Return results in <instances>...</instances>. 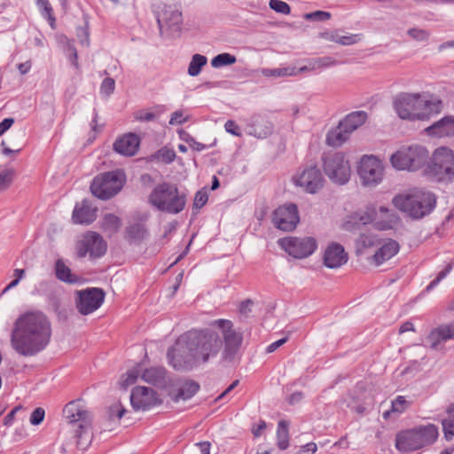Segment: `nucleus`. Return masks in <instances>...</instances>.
Instances as JSON below:
<instances>
[{
  "mask_svg": "<svg viewBox=\"0 0 454 454\" xmlns=\"http://www.w3.org/2000/svg\"><path fill=\"white\" fill-rule=\"evenodd\" d=\"M211 326L221 330L223 339L209 328L192 329L182 335L185 348L193 353L198 364L215 358L222 348V361L233 363L239 357L243 333L236 330L233 323L228 319H216L211 323Z\"/></svg>",
  "mask_w": 454,
  "mask_h": 454,
  "instance_id": "nucleus-1",
  "label": "nucleus"
},
{
  "mask_svg": "<svg viewBox=\"0 0 454 454\" xmlns=\"http://www.w3.org/2000/svg\"><path fill=\"white\" fill-rule=\"evenodd\" d=\"M51 337V325L40 311L20 315L14 323L11 344L20 356H33L43 350Z\"/></svg>",
  "mask_w": 454,
  "mask_h": 454,
  "instance_id": "nucleus-2",
  "label": "nucleus"
},
{
  "mask_svg": "<svg viewBox=\"0 0 454 454\" xmlns=\"http://www.w3.org/2000/svg\"><path fill=\"white\" fill-rule=\"evenodd\" d=\"M436 201L437 198L434 193L419 188L398 194L392 200L396 208L414 220L428 215L434 209Z\"/></svg>",
  "mask_w": 454,
  "mask_h": 454,
  "instance_id": "nucleus-3",
  "label": "nucleus"
},
{
  "mask_svg": "<svg viewBox=\"0 0 454 454\" xmlns=\"http://www.w3.org/2000/svg\"><path fill=\"white\" fill-rule=\"evenodd\" d=\"M148 200L158 210L176 215L184 209L187 195L176 184L162 182L153 188Z\"/></svg>",
  "mask_w": 454,
  "mask_h": 454,
  "instance_id": "nucleus-4",
  "label": "nucleus"
},
{
  "mask_svg": "<svg viewBox=\"0 0 454 454\" xmlns=\"http://www.w3.org/2000/svg\"><path fill=\"white\" fill-rule=\"evenodd\" d=\"M63 416L74 427V436L77 439L76 445L80 449H86L91 442L90 427L91 414L85 408L81 400L69 402L63 409Z\"/></svg>",
  "mask_w": 454,
  "mask_h": 454,
  "instance_id": "nucleus-5",
  "label": "nucleus"
},
{
  "mask_svg": "<svg viewBox=\"0 0 454 454\" xmlns=\"http://www.w3.org/2000/svg\"><path fill=\"white\" fill-rule=\"evenodd\" d=\"M438 437V428L433 424L399 432L395 447L401 452H411L432 444Z\"/></svg>",
  "mask_w": 454,
  "mask_h": 454,
  "instance_id": "nucleus-6",
  "label": "nucleus"
},
{
  "mask_svg": "<svg viewBox=\"0 0 454 454\" xmlns=\"http://www.w3.org/2000/svg\"><path fill=\"white\" fill-rule=\"evenodd\" d=\"M424 172L437 182L454 183V151L447 147L437 148Z\"/></svg>",
  "mask_w": 454,
  "mask_h": 454,
  "instance_id": "nucleus-7",
  "label": "nucleus"
},
{
  "mask_svg": "<svg viewBox=\"0 0 454 454\" xmlns=\"http://www.w3.org/2000/svg\"><path fill=\"white\" fill-rule=\"evenodd\" d=\"M125 181V174L121 170L105 172L93 178L90 189L95 197L106 200L115 196Z\"/></svg>",
  "mask_w": 454,
  "mask_h": 454,
  "instance_id": "nucleus-8",
  "label": "nucleus"
},
{
  "mask_svg": "<svg viewBox=\"0 0 454 454\" xmlns=\"http://www.w3.org/2000/svg\"><path fill=\"white\" fill-rule=\"evenodd\" d=\"M429 153L422 145H411L401 148L390 158L392 166L399 170L415 171L425 165Z\"/></svg>",
  "mask_w": 454,
  "mask_h": 454,
  "instance_id": "nucleus-9",
  "label": "nucleus"
},
{
  "mask_svg": "<svg viewBox=\"0 0 454 454\" xmlns=\"http://www.w3.org/2000/svg\"><path fill=\"white\" fill-rule=\"evenodd\" d=\"M325 175L335 184H345L350 178V165L342 153H328L323 157Z\"/></svg>",
  "mask_w": 454,
  "mask_h": 454,
  "instance_id": "nucleus-10",
  "label": "nucleus"
},
{
  "mask_svg": "<svg viewBox=\"0 0 454 454\" xmlns=\"http://www.w3.org/2000/svg\"><path fill=\"white\" fill-rule=\"evenodd\" d=\"M357 173L363 185L375 186L382 181L384 167L377 157L364 155L357 167Z\"/></svg>",
  "mask_w": 454,
  "mask_h": 454,
  "instance_id": "nucleus-11",
  "label": "nucleus"
},
{
  "mask_svg": "<svg viewBox=\"0 0 454 454\" xmlns=\"http://www.w3.org/2000/svg\"><path fill=\"white\" fill-rule=\"evenodd\" d=\"M279 246L291 256L298 259L311 255L317 247V240L312 237H289L280 239Z\"/></svg>",
  "mask_w": 454,
  "mask_h": 454,
  "instance_id": "nucleus-12",
  "label": "nucleus"
},
{
  "mask_svg": "<svg viewBox=\"0 0 454 454\" xmlns=\"http://www.w3.org/2000/svg\"><path fill=\"white\" fill-rule=\"evenodd\" d=\"M421 93H400L394 100V108L403 120L418 121L417 114L420 113Z\"/></svg>",
  "mask_w": 454,
  "mask_h": 454,
  "instance_id": "nucleus-13",
  "label": "nucleus"
},
{
  "mask_svg": "<svg viewBox=\"0 0 454 454\" xmlns=\"http://www.w3.org/2000/svg\"><path fill=\"white\" fill-rule=\"evenodd\" d=\"M300 222L298 207L294 203H286L277 207L272 215L273 225L284 231H294Z\"/></svg>",
  "mask_w": 454,
  "mask_h": 454,
  "instance_id": "nucleus-14",
  "label": "nucleus"
},
{
  "mask_svg": "<svg viewBox=\"0 0 454 454\" xmlns=\"http://www.w3.org/2000/svg\"><path fill=\"white\" fill-rule=\"evenodd\" d=\"M106 243L104 239L97 232L88 231L82 239L76 244V254L79 258H83L87 254L90 258H98L106 252Z\"/></svg>",
  "mask_w": 454,
  "mask_h": 454,
  "instance_id": "nucleus-15",
  "label": "nucleus"
},
{
  "mask_svg": "<svg viewBox=\"0 0 454 454\" xmlns=\"http://www.w3.org/2000/svg\"><path fill=\"white\" fill-rule=\"evenodd\" d=\"M157 23L160 32L163 30H171L172 32H179L183 23L182 12L176 5H168L161 4L156 10Z\"/></svg>",
  "mask_w": 454,
  "mask_h": 454,
  "instance_id": "nucleus-16",
  "label": "nucleus"
},
{
  "mask_svg": "<svg viewBox=\"0 0 454 454\" xmlns=\"http://www.w3.org/2000/svg\"><path fill=\"white\" fill-rule=\"evenodd\" d=\"M76 308L82 315H89L97 310L104 302L105 292L101 288L88 287L77 291Z\"/></svg>",
  "mask_w": 454,
  "mask_h": 454,
  "instance_id": "nucleus-17",
  "label": "nucleus"
},
{
  "mask_svg": "<svg viewBox=\"0 0 454 454\" xmlns=\"http://www.w3.org/2000/svg\"><path fill=\"white\" fill-rule=\"evenodd\" d=\"M294 182L306 192L315 194L323 188L325 179L317 166H309L294 176Z\"/></svg>",
  "mask_w": 454,
  "mask_h": 454,
  "instance_id": "nucleus-18",
  "label": "nucleus"
},
{
  "mask_svg": "<svg viewBox=\"0 0 454 454\" xmlns=\"http://www.w3.org/2000/svg\"><path fill=\"white\" fill-rule=\"evenodd\" d=\"M167 356L169 364L177 371L189 370L198 364L193 353L185 348L182 337L176 347L168 348Z\"/></svg>",
  "mask_w": 454,
  "mask_h": 454,
  "instance_id": "nucleus-19",
  "label": "nucleus"
},
{
  "mask_svg": "<svg viewBox=\"0 0 454 454\" xmlns=\"http://www.w3.org/2000/svg\"><path fill=\"white\" fill-rule=\"evenodd\" d=\"M130 403L134 410H149L161 403L155 390L147 387H135L130 395Z\"/></svg>",
  "mask_w": 454,
  "mask_h": 454,
  "instance_id": "nucleus-20",
  "label": "nucleus"
},
{
  "mask_svg": "<svg viewBox=\"0 0 454 454\" xmlns=\"http://www.w3.org/2000/svg\"><path fill=\"white\" fill-rule=\"evenodd\" d=\"M247 132L259 139L270 137L274 129V124L266 114H254L246 120Z\"/></svg>",
  "mask_w": 454,
  "mask_h": 454,
  "instance_id": "nucleus-21",
  "label": "nucleus"
},
{
  "mask_svg": "<svg viewBox=\"0 0 454 454\" xmlns=\"http://www.w3.org/2000/svg\"><path fill=\"white\" fill-rule=\"evenodd\" d=\"M443 109V102L437 96L421 94L420 109L417 114L418 121H428L432 116L440 114Z\"/></svg>",
  "mask_w": 454,
  "mask_h": 454,
  "instance_id": "nucleus-22",
  "label": "nucleus"
},
{
  "mask_svg": "<svg viewBox=\"0 0 454 454\" xmlns=\"http://www.w3.org/2000/svg\"><path fill=\"white\" fill-rule=\"evenodd\" d=\"M348 256L344 247L335 242H332L325 250L324 264L329 269H337L348 262Z\"/></svg>",
  "mask_w": 454,
  "mask_h": 454,
  "instance_id": "nucleus-23",
  "label": "nucleus"
},
{
  "mask_svg": "<svg viewBox=\"0 0 454 454\" xmlns=\"http://www.w3.org/2000/svg\"><path fill=\"white\" fill-rule=\"evenodd\" d=\"M400 222V217L394 211L380 206L374 212V228L379 231L394 229Z\"/></svg>",
  "mask_w": 454,
  "mask_h": 454,
  "instance_id": "nucleus-24",
  "label": "nucleus"
},
{
  "mask_svg": "<svg viewBox=\"0 0 454 454\" xmlns=\"http://www.w3.org/2000/svg\"><path fill=\"white\" fill-rule=\"evenodd\" d=\"M427 135L436 137H454V115H446L439 121L427 127L426 129Z\"/></svg>",
  "mask_w": 454,
  "mask_h": 454,
  "instance_id": "nucleus-25",
  "label": "nucleus"
},
{
  "mask_svg": "<svg viewBox=\"0 0 454 454\" xmlns=\"http://www.w3.org/2000/svg\"><path fill=\"white\" fill-rule=\"evenodd\" d=\"M140 145L138 136L133 133H129L118 138L114 144V149L116 153L125 155L132 156L136 154Z\"/></svg>",
  "mask_w": 454,
  "mask_h": 454,
  "instance_id": "nucleus-26",
  "label": "nucleus"
},
{
  "mask_svg": "<svg viewBox=\"0 0 454 454\" xmlns=\"http://www.w3.org/2000/svg\"><path fill=\"white\" fill-rule=\"evenodd\" d=\"M452 339H454V321L448 325H440L432 330L428 335V340L434 348L441 342Z\"/></svg>",
  "mask_w": 454,
  "mask_h": 454,
  "instance_id": "nucleus-27",
  "label": "nucleus"
},
{
  "mask_svg": "<svg viewBox=\"0 0 454 454\" xmlns=\"http://www.w3.org/2000/svg\"><path fill=\"white\" fill-rule=\"evenodd\" d=\"M96 209H93L86 201H83L81 207L75 206L72 219L74 223L90 224L96 219Z\"/></svg>",
  "mask_w": 454,
  "mask_h": 454,
  "instance_id": "nucleus-28",
  "label": "nucleus"
},
{
  "mask_svg": "<svg viewBox=\"0 0 454 454\" xmlns=\"http://www.w3.org/2000/svg\"><path fill=\"white\" fill-rule=\"evenodd\" d=\"M399 248V244L395 240L389 239L376 251L372 256V261L376 265H380L395 255Z\"/></svg>",
  "mask_w": 454,
  "mask_h": 454,
  "instance_id": "nucleus-29",
  "label": "nucleus"
},
{
  "mask_svg": "<svg viewBox=\"0 0 454 454\" xmlns=\"http://www.w3.org/2000/svg\"><path fill=\"white\" fill-rule=\"evenodd\" d=\"M200 390V385L193 380H186L177 388L176 392L169 395L175 403L180 400L185 401L192 398Z\"/></svg>",
  "mask_w": 454,
  "mask_h": 454,
  "instance_id": "nucleus-30",
  "label": "nucleus"
},
{
  "mask_svg": "<svg viewBox=\"0 0 454 454\" xmlns=\"http://www.w3.org/2000/svg\"><path fill=\"white\" fill-rule=\"evenodd\" d=\"M141 377L144 381L158 387H163L167 383L166 371L162 367H151L145 369Z\"/></svg>",
  "mask_w": 454,
  "mask_h": 454,
  "instance_id": "nucleus-31",
  "label": "nucleus"
},
{
  "mask_svg": "<svg viewBox=\"0 0 454 454\" xmlns=\"http://www.w3.org/2000/svg\"><path fill=\"white\" fill-rule=\"evenodd\" d=\"M54 272L56 278L67 284H76L79 282L80 278L74 274L71 269L65 263L64 260L59 258L56 260L54 264Z\"/></svg>",
  "mask_w": 454,
  "mask_h": 454,
  "instance_id": "nucleus-32",
  "label": "nucleus"
},
{
  "mask_svg": "<svg viewBox=\"0 0 454 454\" xmlns=\"http://www.w3.org/2000/svg\"><path fill=\"white\" fill-rule=\"evenodd\" d=\"M367 120V113L364 111H356L348 114L342 119L340 128H345L350 134L362 126Z\"/></svg>",
  "mask_w": 454,
  "mask_h": 454,
  "instance_id": "nucleus-33",
  "label": "nucleus"
},
{
  "mask_svg": "<svg viewBox=\"0 0 454 454\" xmlns=\"http://www.w3.org/2000/svg\"><path fill=\"white\" fill-rule=\"evenodd\" d=\"M350 136V133L345 129L340 128V123L338 126L328 131L326 135V144L330 146L337 147L345 143Z\"/></svg>",
  "mask_w": 454,
  "mask_h": 454,
  "instance_id": "nucleus-34",
  "label": "nucleus"
},
{
  "mask_svg": "<svg viewBox=\"0 0 454 454\" xmlns=\"http://www.w3.org/2000/svg\"><path fill=\"white\" fill-rule=\"evenodd\" d=\"M374 212L376 208L367 207L366 211L354 214L348 222L346 223L347 229L349 230V224L356 225H365L367 223H372L374 226Z\"/></svg>",
  "mask_w": 454,
  "mask_h": 454,
  "instance_id": "nucleus-35",
  "label": "nucleus"
},
{
  "mask_svg": "<svg viewBox=\"0 0 454 454\" xmlns=\"http://www.w3.org/2000/svg\"><path fill=\"white\" fill-rule=\"evenodd\" d=\"M379 239L374 234L362 233L356 240V252L363 254L366 249L378 246Z\"/></svg>",
  "mask_w": 454,
  "mask_h": 454,
  "instance_id": "nucleus-36",
  "label": "nucleus"
},
{
  "mask_svg": "<svg viewBox=\"0 0 454 454\" xmlns=\"http://www.w3.org/2000/svg\"><path fill=\"white\" fill-rule=\"evenodd\" d=\"M126 235L130 241H141L147 235V230L144 223H135L126 228Z\"/></svg>",
  "mask_w": 454,
  "mask_h": 454,
  "instance_id": "nucleus-37",
  "label": "nucleus"
},
{
  "mask_svg": "<svg viewBox=\"0 0 454 454\" xmlns=\"http://www.w3.org/2000/svg\"><path fill=\"white\" fill-rule=\"evenodd\" d=\"M278 446L280 450H286L289 446L288 422L280 420L277 429Z\"/></svg>",
  "mask_w": 454,
  "mask_h": 454,
  "instance_id": "nucleus-38",
  "label": "nucleus"
},
{
  "mask_svg": "<svg viewBox=\"0 0 454 454\" xmlns=\"http://www.w3.org/2000/svg\"><path fill=\"white\" fill-rule=\"evenodd\" d=\"M207 59L201 54H194L192 57L191 62L188 66V74L191 76H197L201 72L202 67L207 64Z\"/></svg>",
  "mask_w": 454,
  "mask_h": 454,
  "instance_id": "nucleus-39",
  "label": "nucleus"
},
{
  "mask_svg": "<svg viewBox=\"0 0 454 454\" xmlns=\"http://www.w3.org/2000/svg\"><path fill=\"white\" fill-rule=\"evenodd\" d=\"M262 74L264 77H286V76H295V72L293 67H285L278 68H262Z\"/></svg>",
  "mask_w": 454,
  "mask_h": 454,
  "instance_id": "nucleus-40",
  "label": "nucleus"
},
{
  "mask_svg": "<svg viewBox=\"0 0 454 454\" xmlns=\"http://www.w3.org/2000/svg\"><path fill=\"white\" fill-rule=\"evenodd\" d=\"M449 417L442 420V427L446 440L450 441L454 437V403L448 408Z\"/></svg>",
  "mask_w": 454,
  "mask_h": 454,
  "instance_id": "nucleus-41",
  "label": "nucleus"
},
{
  "mask_svg": "<svg viewBox=\"0 0 454 454\" xmlns=\"http://www.w3.org/2000/svg\"><path fill=\"white\" fill-rule=\"evenodd\" d=\"M36 4L41 10L42 16L47 19L51 28H54L56 20L53 16V9L49 0H36Z\"/></svg>",
  "mask_w": 454,
  "mask_h": 454,
  "instance_id": "nucleus-42",
  "label": "nucleus"
},
{
  "mask_svg": "<svg viewBox=\"0 0 454 454\" xmlns=\"http://www.w3.org/2000/svg\"><path fill=\"white\" fill-rule=\"evenodd\" d=\"M237 61L234 55L230 53H220L214 57L211 60V66L215 68H218L224 66L232 65Z\"/></svg>",
  "mask_w": 454,
  "mask_h": 454,
  "instance_id": "nucleus-43",
  "label": "nucleus"
},
{
  "mask_svg": "<svg viewBox=\"0 0 454 454\" xmlns=\"http://www.w3.org/2000/svg\"><path fill=\"white\" fill-rule=\"evenodd\" d=\"M154 159L165 164L171 163L176 158V153L173 149L163 147L158 150L153 155Z\"/></svg>",
  "mask_w": 454,
  "mask_h": 454,
  "instance_id": "nucleus-44",
  "label": "nucleus"
},
{
  "mask_svg": "<svg viewBox=\"0 0 454 454\" xmlns=\"http://www.w3.org/2000/svg\"><path fill=\"white\" fill-rule=\"evenodd\" d=\"M121 226V220L118 216L113 214H107L103 219V227L111 232L116 231Z\"/></svg>",
  "mask_w": 454,
  "mask_h": 454,
  "instance_id": "nucleus-45",
  "label": "nucleus"
},
{
  "mask_svg": "<svg viewBox=\"0 0 454 454\" xmlns=\"http://www.w3.org/2000/svg\"><path fill=\"white\" fill-rule=\"evenodd\" d=\"M140 374L138 368H133L129 370L126 375H123L121 379L120 385L123 389H126L130 385L134 384Z\"/></svg>",
  "mask_w": 454,
  "mask_h": 454,
  "instance_id": "nucleus-46",
  "label": "nucleus"
},
{
  "mask_svg": "<svg viewBox=\"0 0 454 454\" xmlns=\"http://www.w3.org/2000/svg\"><path fill=\"white\" fill-rule=\"evenodd\" d=\"M311 61L315 70L330 67L337 64V60L330 56L315 58Z\"/></svg>",
  "mask_w": 454,
  "mask_h": 454,
  "instance_id": "nucleus-47",
  "label": "nucleus"
},
{
  "mask_svg": "<svg viewBox=\"0 0 454 454\" xmlns=\"http://www.w3.org/2000/svg\"><path fill=\"white\" fill-rule=\"evenodd\" d=\"M14 170L6 168L0 172V191H4L10 187L13 181Z\"/></svg>",
  "mask_w": 454,
  "mask_h": 454,
  "instance_id": "nucleus-48",
  "label": "nucleus"
},
{
  "mask_svg": "<svg viewBox=\"0 0 454 454\" xmlns=\"http://www.w3.org/2000/svg\"><path fill=\"white\" fill-rule=\"evenodd\" d=\"M452 264L449 263L442 270H441L436 278L429 283V285L426 287L427 292L432 291L443 278L447 277V275L451 271Z\"/></svg>",
  "mask_w": 454,
  "mask_h": 454,
  "instance_id": "nucleus-49",
  "label": "nucleus"
},
{
  "mask_svg": "<svg viewBox=\"0 0 454 454\" xmlns=\"http://www.w3.org/2000/svg\"><path fill=\"white\" fill-rule=\"evenodd\" d=\"M303 18L309 21H325L331 18V13L325 11H316L305 13Z\"/></svg>",
  "mask_w": 454,
  "mask_h": 454,
  "instance_id": "nucleus-50",
  "label": "nucleus"
},
{
  "mask_svg": "<svg viewBox=\"0 0 454 454\" xmlns=\"http://www.w3.org/2000/svg\"><path fill=\"white\" fill-rule=\"evenodd\" d=\"M269 6L276 12L282 14H289L291 12V8L288 4L281 0H270Z\"/></svg>",
  "mask_w": 454,
  "mask_h": 454,
  "instance_id": "nucleus-51",
  "label": "nucleus"
},
{
  "mask_svg": "<svg viewBox=\"0 0 454 454\" xmlns=\"http://www.w3.org/2000/svg\"><path fill=\"white\" fill-rule=\"evenodd\" d=\"M407 34L414 40L420 42L427 41L430 36V33L427 30L417 27L410 28Z\"/></svg>",
  "mask_w": 454,
  "mask_h": 454,
  "instance_id": "nucleus-52",
  "label": "nucleus"
},
{
  "mask_svg": "<svg viewBox=\"0 0 454 454\" xmlns=\"http://www.w3.org/2000/svg\"><path fill=\"white\" fill-rule=\"evenodd\" d=\"M409 403L406 401L404 396L398 395L395 400L392 401L391 411L402 413L408 407Z\"/></svg>",
  "mask_w": 454,
  "mask_h": 454,
  "instance_id": "nucleus-53",
  "label": "nucleus"
},
{
  "mask_svg": "<svg viewBox=\"0 0 454 454\" xmlns=\"http://www.w3.org/2000/svg\"><path fill=\"white\" fill-rule=\"evenodd\" d=\"M126 412V410L120 403H114L109 407L108 416L110 419L114 418L121 419Z\"/></svg>",
  "mask_w": 454,
  "mask_h": 454,
  "instance_id": "nucleus-54",
  "label": "nucleus"
},
{
  "mask_svg": "<svg viewBox=\"0 0 454 454\" xmlns=\"http://www.w3.org/2000/svg\"><path fill=\"white\" fill-rule=\"evenodd\" d=\"M115 82L113 78L106 77L103 80L100 85L101 94L109 96L114 91Z\"/></svg>",
  "mask_w": 454,
  "mask_h": 454,
  "instance_id": "nucleus-55",
  "label": "nucleus"
},
{
  "mask_svg": "<svg viewBox=\"0 0 454 454\" xmlns=\"http://www.w3.org/2000/svg\"><path fill=\"white\" fill-rule=\"evenodd\" d=\"M45 411L43 408L38 407L31 413L29 421L32 425L38 426L43 421Z\"/></svg>",
  "mask_w": 454,
  "mask_h": 454,
  "instance_id": "nucleus-56",
  "label": "nucleus"
},
{
  "mask_svg": "<svg viewBox=\"0 0 454 454\" xmlns=\"http://www.w3.org/2000/svg\"><path fill=\"white\" fill-rule=\"evenodd\" d=\"M208 196L206 191L200 190L196 192L193 201V207L201 208L207 202Z\"/></svg>",
  "mask_w": 454,
  "mask_h": 454,
  "instance_id": "nucleus-57",
  "label": "nucleus"
},
{
  "mask_svg": "<svg viewBox=\"0 0 454 454\" xmlns=\"http://www.w3.org/2000/svg\"><path fill=\"white\" fill-rule=\"evenodd\" d=\"M360 40L359 35L349 34L348 35H340L338 43L341 45H352Z\"/></svg>",
  "mask_w": 454,
  "mask_h": 454,
  "instance_id": "nucleus-58",
  "label": "nucleus"
},
{
  "mask_svg": "<svg viewBox=\"0 0 454 454\" xmlns=\"http://www.w3.org/2000/svg\"><path fill=\"white\" fill-rule=\"evenodd\" d=\"M224 129L228 133H231L237 137H241V133L239 132V127L232 120H228L225 122Z\"/></svg>",
  "mask_w": 454,
  "mask_h": 454,
  "instance_id": "nucleus-59",
  "label": "nucleus"
},
{
  "mask_svg": "<svg viewBox=\"0 0 454 454\" xmlns=\"http://www.w3.org/2000/svg\"><path fill=\"white\" fill-rule=\"evenodd\" d=\"M77 36L79 38V42L82 45L88 46L89 45V32L86 27H80L77 28Z\"/></svg>",
  "mask_w": 454,
  "mask_h": 454,
  "instance_id": "nucleus-60",
  "label": "nucleus"
},
{
  "mask_svg": "<svg viewBox=\"0 0 454 454\" xmlns=\"http://www.w3.org/2000/svg\"><path fill=\"white\" fill-rule=\"evenodd\" d=\"M253 305L254 301L250 299L243 301L239 307V313L241 315L247 316L251 312Z\"/></svg>",
  "mask_w": 454,
  "mask_h": 454,
  "instance_id": "nucleus-61",
  "label": "nucleus"
},
{
  "mask_svg": "<svg viewBox=\"0 0 454 454\" xmlns=\"http://www.w3.org/2000/svg\"><path fill=\"white\" fill-rule=\"evenodd\" d=\"M187 121V118H184L183 112L176 111L172 114L169 123L171 125L182 124Z\"/></svg>",
  "mask_w": 454,
  "mask_h": 454,
  "instance_id": "nucleus-62",
  "label": "nucleus"
},
{
  "mask_svg": "<svg viewBox=\"0 0 454 454\" xmlns=\"http://www.w3.org/2000/svg\"><path fill=\"white\" fill-rule=\"evenodd\" d=\"M14 123L13 118H5L0 122V137L4 135Z\"/></svg>",
  "mask_w": 454,
  "mask_h": 454,
  "instance_id": "nucleus-63",
  "label": "nucleus"
},
{
  "mask_svg": "<svg viewBox=\"0 0 454 454\" xmlns=\"http://www.w3.org/2000/svg\"><path fill=\"white\" fill-rule=\"evenodd\" d=\"M20 410H22V406H16L15 408H13L5 417H4V424L5 426H10L12 424L13 422V419H14V416L16 414V412Z\"/></svg>",
  "mask_w": 454,
  "mask_h": 454,
  "instance_id": "nucleus-64",
  "label": "nucleus"
}]
</instances>
